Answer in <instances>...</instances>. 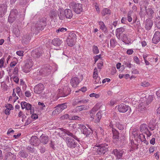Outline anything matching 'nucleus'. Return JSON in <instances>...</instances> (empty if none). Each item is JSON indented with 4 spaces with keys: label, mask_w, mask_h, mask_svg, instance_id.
I'll return each instance as SVG.
<instances>
[{
    "label": "nucleus",
    "mask_w": 160,
    "mask_h": 160,
    "mask_svg": "<svg viewBox=\"0 0 160 160\" xmlns=\"http://www.w3.org/2000/svg\"><path fill=\"white\" fill-rule=\"evenodd\" d=\"M46 19L42 17L39 19L37 22L33 24L31 28V31L33 34H38L40 31L43 30L46 25Z\"/></svg>",
    "instance_id": "f257e3e1"
},
{
    "label": "nucleus",
    "mask_w": 160,
    "mask_h": 160,
    "mask_svg": "<svg viewBox=\"0 0 160 160\" xmlns=\"http://www.w3.org/2000/svg\"><path fill=\"white\" fill-rule=\"evenodd\" d=\"M58 13L59 18L61 20H64L65 18L70 19L72 16V11L70 9H66L64 11L63 9L59 8Z\"/></svg>",
    "instance_id": "f03ea898"
},
{
    "label": "nucleus",
    "mask_w": 160,
    "mask_h": 160,
    "mask_svg": "<svg viewBox=\"0 0 160 160\" xmlns=\"http://www.w3.org/2000/svg\"><path fill=\"white\" fill-rule=\"evenodd\" d=\"M109 142H107V143H102L97 144L95 146L98 148L97 150V152L99 155H103L107 152L108 150V144Z\"/></svg>",
    "instance_id": "7ed1b4c3"
},
{
    "label": "nucleus",
    "mask_w": 160,
    "mask_h": 160,
    "mask_svg": "<svg viewBox=\"0 0 160 160\" xmlns=\"http://www.w3.org/2000/svg\"><path fill=\"white\" fill-rule=\"evenodd\" d=\"M153 97L150 96L146 101L141 102L138 106V111L142 112L145 111L148 107V105L151 103L153 100Z\"/></svg>",
    "instance_id": "20e7f679"
},
{
    "label": "nucleus",
    "mask_w": 160,
    "mask_h": 160,
    "mask_svg": "<svg viewBox=\"0 0 160 160\" xmlns=\"http://www.w3.org/2000/svg\"><path fill=\"white\" fill-rule=\"evenodd\" d=\"M71 8L73 9V11L77 14H80L82 12V4L79 3H76L74 2H71L69 4Z\"/></svg>",
    "instance_id": "39448f33"
},
{
    "label": "nucleus",
    "mask_w": 160,
    "mask_h": 160,
    "mask_svg": "<svg viewBox=\"0 0 160 160\" xmlns=\"http://www.w3.org/2000/svg\"><path fill=\"white\" fill-rule=\"evenodd\" d=\"M76 39V35L75 33H72L69 34L66 40L68 45L70 47L73 46L75 44Z\"/></svg>",
    "instance_id": "423d86ee"
},
{
    "label": "nucleus",
    "mask_w": 160,
    "mask_h": 160,
    "mask_svg": "<svg viewBox=\"0 0 160 160\" xmlns=\"http://www.w3.org/2000/svg\"><path fill=\"white\" fill-rule=\"evenodd\" d=\"M78 128L81 130V132L86 137H89V135L92 133V131L89 128H86L85 126L82 124H78Z\"/></svg>",
    "instance_id": "0eeeda50"
},
{
    "label": "nucleus",
    "mask_w": 160,
    "mask_h": 160,
    "mask_svg": "<svg viewBox=\"0 0 160 160\" xmlns=\"http://www.w3.org/2000/svg\"><path fill=\"white\" fill-rule=\"evenodd\" d=\"M43 52L42 48H38L35 49L32 52V55L35 59H38L42 56Z\"/></svg>",
    "instance_id": "6e6552de"
},
{
    "label": "nucleus",
    "mask_w": 160,
    "mask_h": 160,
    "mask_svg": "<svg viewBox=\"0 0 160 160\" xmlns=\"http://www.w3.org/2000/svg\"><path fill=\"white\" fill-rule=\"evenodd\" d=\"M65 139L67 145L70 148H75L78 145L77 143L76 142L74 139L71 138L67 137Z\"/></svg>",
    "instance_id": "1a4fd4ad"
},
{
    "label": "nucleus",
    "mask_w": 160,
    "mask_h": 160,
    "mask_svg": "<svg viewBox=\"0 0 160 160\" xmlns=\"http://www.w3.org/2000/svg\"><path fill=\"white\" fill-rule=\"evenodd\" d=\"M18 11L16 9H13L10 12L8 17V21L10 23H12L15 21L18 14Z\"/></svg>",
    "instance_id": "9d476101"
},
{
    "label": "nucleus",
    "mask_w": 160,
    "mask_h": 160,
    "mask_svg": "<svg viewBox=\"0 0 160 160\" xmlns=\"http://www.w3.org/2000/svg\"><path fill=\"white\" fill-rule=\"evenodd\" d=\"M32 61L31 59H28L23 68V71L26 73L29 72V69L32 66Z\"/></svg>",
    "instance_id": "9b49d317"
},
{
    "label": "nucleus",
    "mask_w": 160,
    "mask_h": 160,
    "mask_svg": "<svg viewBox=\"0 0 160 160\" xmlns=\"http://www.w3.org/2000/svg\"><path fill=\"white\" fill-rule=\"evenodd\" d=\"M51 72L50 69L47 67L42 68L39 71L40 74L43 77L48 76Z\"/></svg>",
    "instance_id": "f8f14e48"
},
{
    "label": "nucleus",
    "mask_w": 160,
    "mask_h": 160,
    "mask_svg": "<svg viewBox=\"0 0 160 160\" xmlns=\"http://www.w3.org/2000/svg\"><path fill=\"white\" fill-rule=\"evenodd\" d=\"M60 129L62 131L64 132L65 133L67 134L68 135L72 137L78 142L80 141V138H78V137L76 135V132L75 133H74L71 132L69 131H68L67 130L64 129L62 128H60Z\"/></svg>",
    "instance_id": "ddd939ff"
},
{
    "label": "nucleus",
    "mask_w": 160,
    "mask_h": 160,
    "mask_svg": "<svg viewBox=\"0 0 160 160\" xmlns=\"http://www.w3.org/2000/svg\"><path fill=\"white\" fill-rule=\"evenodd\" d=\"M30 143L34 146H38L39 144V140L37 137L35 136H32L30 140Z\"/></svg>",
    "instance_id": "4468645a"
},
{
    "label": "nucleus",
    "mask_w": 160,
    "mask_h": 160,
    "mask_svg": "<svg viewBox=\"0 0 160 160\" xmlns=\"http://www.w3.org/2000/svg\"><path fill=\"white\" fill-rule=\"evenodd\" d=\"M44 88L43 85L41 83H39L34 87V92L37 94H40L43 91Z\"/></svg>",
    "instance_id": "2eb2a0df"
},
{
    "label": "nucleus",
    "mask_w": 160,
    "mask_h": 160,
    "mask_svg": "<svg viewBox=\"0 0 160 160\" xmlns=\"http://www.w3.org/2000/svg\"><path fill=\"white\" fill-rule=\"evenodd\" d=\"M7 5L6 3L0 4V17H2L7 11Z\"/></svg>",
    "instance_id": "dca6fc26"
},
{
    "label": "nucleus",
    "mask_w": 160,
    "mask_h": 160,
    "mask_svg": "<svg viewBox=\"0 0 160 160\" xmlns=\"http://www.w3.org/2000/svg\"><path fill=\"white\" fill-rule=\"evenodd\" d=\"M80 80L77 77H74L72 78L70 83L71 86L73 88L76 87L79 84Z\"/></svg>",
    "instance_id": "f3484780"
},
{
    "label": "nucleus",
    "mask_w": 160,
    "mask_h": 160,
    "mask_svg": "<svg viewBox=\"0 0 160 160\" xmlns=\"http://www.w3.org/2000/svg\"><path fill=\"white\" fill-rule=\"evenodd\" d=\"M160 40V32L159 31L155 32L152 39V42L154 43H157Z\"/></svg>",
    "instance_id": "a211bd4d"
},
{
    "label": "nucleus",
    "mask_w": 160,
    "mask_h": 160,
    "mask_svg": "<svg viewBox=\"0 0 160 160\" xmlns=\"http://www.w3.org/2000/svg\"><path fill=\"white\" fill-rule=\"evenodd\" d=\"M128 106L124 104H122L118 106V111L120 112L124 113L128 109Z\"/></svg>",
    "instance_id": "6ab92c4d"
},
{
    "label": "nucleus",
    "mask_w": 160,
    "mask_h": 160,
    "mask_svg": "<svg viewBox=\"0 0 160 160\" xmlns=\"http://www.w3.org/2000/svg\"><path fill=\"white\" fill-rule=\"evenodd\" d=\"M67 107V105L66 103L58 104L57 106V108L55 109V112L58 113L60 112L64 109L66 108Z\"/></svg>",
    "instance_id": "aec40b11"
},
{
    "label": "nucleus",
    "mask_w": 160,
    "mask_h": 160,
    "mask_svg": "<svg viewBox=\"0 0 160 160\" xmlns=\"http://www.w3.org/2000/svg\"><path fill=\"white\" fill-rule=\"evenodd\" d=\"M112 153H113L115 156L118 159H121L123 155V152L122 150H118L117 149H114Z\"/></svg>",
    "instance_id": "412c9836"
},
{
    "label": "nucleus",
    "mask_w": 160,
    "mask_h": 160,
    "mask_svg": "<svg viewBox=\"0 0 160 160\" xmlns=\"http://www.w3.org/2000/svg\"><path fill=\"white\" fill-rule=\"evenodd\" d=\"M49 141L48 137L43 134H42L40 137L39 141L43 144L48 143Z\"/></svg>",
    "instance_id": "4be33fe9"
},
{
    "label": "nucleus",
    "mask_w": 160,
    "mask_h": 160,
    "mask_svg": "<svg viewBox=\"0 0 160 160\" xmlns=\"http://www.w3.org/2000/svg\"><path fill=\"white\" fill-rule=\"evenodd\" d=\"M112 131L113 134V138L114 142L116 143V142L118 141L119 138V133L117 130L114 128H112Z\"/></svg>",
    "instance_id": "5701e85b"
},
{
    "label": "nucleus",
    "mask_w": 160,
    "mask_h": 160,
    "mask_svg": "<svg viewBox=\"0 0 160 160\" xmlns=\"http://www.w3.org/2000/svg\"><path fill=\"white\" fill-rule=\"evenodd\" d=\"M31 37L32 35L30 33H27L23 36L22 42L26 44L28 43L31 39Z\"/></svg>",
    "instance_id": "b1692460"
},
{
    "label": "nucleus",
    "mask_w": 160,
    "mask_h": 160,
    "mask_svg": "<svg viewBox=\"0 0 160 160\" xmlns=\"http://www.w3.org/2000/svg\"><path fill=\"white\" fill-rule=\"evenodd\" d=\"M145 8L146 11V14L150 18H152L154 14V10L152 8H149L147 9L146 7H145Z\"/></svg>",
    "instance_id": "393cba45"
},
{
    "label": "nucleus",
    "mask_w": 160,
    "mask_h": 160,
    "mask_svg": "<svg viewBox=\"0 0 160 160\" xmlns=\"http://www.w3.org/2000/svg\"><path fill=\"white\" fill-rule=\"evenodd\" d=\"M145 24V28L147 30H148L152 28L153 24V22L151 20L147 19L146 21Z\"/></svg>",
    "instance_id": "a878e982"
},
{
    "label": "nucleus",
    "mask_w": 160,
    "mask_h": 160,
    "mask_svg": "<svg viewBox=\"0 0 160 160\" xmlns=\"http://www.w3.org/2000/svg\"><path fill=\"white\" fill-rule=\"evenodd\" d=\"M62 42L59 38L54 39L52 41V43L55 46H60Z\"/></svg>",
    "instance_id": "bb28decb"
},
{
    "label": "nucleus",
    "mask_w": 160,
    "mask_h": 160,
    "mask_svg": "<svg viewBox=\"0 0 160 160\" xmlns=\"http://www.w3.org/2000/svg\"><path fill=\"white\" fill-rule=\"evenodd\" d=\"M88 108L89 107L86 105H82L77 107L75 109L76 111H81L88 110Z\"/></svg>",
    "instance_id": "cd10ccee"
},
{
    "label": "nucleus",
    "mask_w": 160,
    "mask_h": 160,
    "mask_svg": "<svg viewBox=\"0 0 160 160\" xmlns=\"http://www.w3.org/2000/svg\"><path fill=\"white\" fill-rule=\"evenodd\" d=\"M122 40V42L126 44H129L130 42V39L128 38L127 35L123 34L121 37Z\"/></svg>",
    "instance_id": "c85d7f7f"
},
{
    "label": "nucleus",
    "mask_w": 160,
    "mask_h": 160,
    "mask_svg": "<svg viewBox=\"0 0 160 160\" xmlns=\"http://www.w3.org/2000/svg\"><path fill=\"white\" fill-rule=\"evenodd\" d=\"M99 24L100 26V28L102 30L104 33H107L108 32L107 28L105 25V24L103 22H99Z\"/></svg>",
    "instance_id": "c756f323"
},
{
    "label": "nucleus",
    "mask_w": 160,
    "mask_h": 160,
    "mask_svg": "<svg viewBox=\"0 0 160 160\" xmlns=\"http://www.w3.org/2000/svg\"><path fill=\"white\" fill-rule=\"evenodd\" d=\"M49 16L51 19H54L57 16V10L54 9L52 10L49 14Z\"/></svg>",
    "instance_id": "7c9ffc66"
},
{
    "label": "nucleus",
    "mask_w": 160,
    "mask_h": 160,
    "mask_svg": "<svg viewBox=\"0 0 160 160\" xmlns=\"http://www.w3.org/2000/svg\"><path fill=\"white\" fill-rule=\"evenodd\" d=\"M140 131L143 133H144L146 131H147V130L148 129L147 126L146 124H143L141 125L140 126Z\"/></svg>",
    "instance_id": "2f4dec72"
},
{
    "label": "nucleus",
    "mask_w": 160,
    "mask_h": 160,
    "mask_svg": "<svg viewBox=\"0 0 160 160\" xmlns=\"http://www.w3.org/2000/svg\"><path fill=\"white\" fill-rule=\"evenodd\" d=\"M18 155L20 157L25 158H27L28 156V154L26 152L23 150L19 152Z\"/></svg>",
    "instance_id": "473e14b6"
},
{
    "label": "nucleus",
    "mask_w": 160,
    "mask_h": 160,
    "mask_svg": "<svg viewBox=\"0 0 160 160\" xmlns=\"http://www.w3.org/2000/svg\"><path fill=\"white\" fill-rule=\"evenodd\" d=\"M111 13V11L109 9L105 8H104L102 12V15L104 16L106 15H110Z\"/></svg>",
    "instance_id": "72a5a7b5"
},
{
    "label": "nucleus",
    "mask_w": 160,
    "mask_h": 160,
    "mask_svg": "<svg viewBox=\"0 0 160 160\" xmlns=\"http://www.w3.org/2000/svg\"><path fill=\"white\" fill-rule=\"evenodd\" d=\"M102 117L101 112H98L95 116V118L96 119V122H99Z\"/></svg>",
    "instance_id": "f704fd0d"
},
{
    "label": "nucleus",
    "mask_w": 160,
    "mask_h": 160,
    "mask_svg": "<svg viewBox=\"0 0 160 160\" xmlns=\"http://www.w3.org/2000/svg\"><path fill=\"white\" fill-rule=\"evenodd\" d=\"M117 43V42L115 39L113 38H112L111 39L110 41V44L111 47L112 48L116 46Z\"/></svg>",
    "instance_id": "c9c22d12"
},
{
    "label": "nucleus",
    "mask_w": 160,
    "mask_h": 160,
    "mask_svg": "<svg viewBox=\"0 0 160 160\" xmlns=\"http://www.w3.org/2000/svg\"><path fill=\"white\" fill-rule=\"evenodd\" d=\"M123 64L125 67L131 68L132 66V64L130 63L129 61L127 60H125L124 61Z\"/></svg>",
    "instance_id": "e433bc0d"
},
{
    "label": "nucleus",
    "mask_w": 160,
    "mask_h": 160,
    "mask_svg": "<svg viewBox=\"0 0 160 160\" xmlns=\"http://www.w3.org/2000/svg\"><path fill=\"white\" fill-rule=\"evenodd\" d=\"M93 77L94 79H96L97 77H99L98 76V70L96 68L94 69Z\"/></svg>",
    "instance_id": "4c0bfd02"
},
{
    "label": "nucleus",
    "mask_w": 160,
    "mask_h": 160,
    "mask_svg": "<svg viewBox=\"0 0 160 160\" xmlns=\"http://www.w3.org/2000/svg\"><path fill=\"white\" fill-rule=\"evenodd\" d=\"M132 12V11H129L128 14L127 19L128 20L129 22H131L132 20V17H131V15Z\"/></svg>",
    "instance_id": "58836bf2"
},
{
    "label": "nucleus",
    "mask_w": 160,
    "mask_h": 160,
    "mask_svg": "<svg viewBox=\"0 0 160 160\" xmlns=\"http://www.w3.org/2000/svg\"><path fill=\"white\" fill-rule=\"evenodd\" d=\"M155 24L157 28L160 29V19L157 18L156 19Z\"/></svg>",
    "instance_id": "ea45409f"
},
{
    "label": "nucleus",
    "mask_w": 160,
    "mask_h": 160,
    "mask_svg": "<svg viewBox=\"0 0 160 160\" xmlns=\"http://www.w3.org/2000/svg\"><path fill=\"white\" fill-rule=\"evenodd\" d=\"M92 51L95 54H97L99 52V50L98 47L94 45L92 48Z\"/></svg>",
    "instance_id": "a19ab883"
},
{
    "label": "nucleus",
    "mask_w": 160,
    "mask_h": 160,
    "mask_svg": "<svg viewBox=\"0 0 160 160\" xmlns=\"http://www.w3.org/2000/svg\"><path fill=\"white\" fill-rule=\"evenodd\" d=\"M13 32L16 37H18L20 36V32L19 30L18 29L15 28V30H13Z\"/></svg>",
    "instance_id": "79ce46f5"
},
{
    "label": "nucleus",
    "mask_w": 160,
    "mask_h": 160,
    "mask_svg": "<svg viewBox=\"0 0 160 160\" xmlns=\"http://www.w3.org/2000/svg\"><path fill=\"white\" fill-rule=\"evenodd\" d=\"M125 31V29L123 28H117L116 30L117 33H122Z\"/></svg>",
    "instance_id": "37998d69"
},
{
    "label": "nucleus",
    "mask_w": 160,
    "mask_h": 160,
    "mask_svg": "<svg viewBox=\"0 0 160 160\" xmlns=\"http://www.w3.org/2000/svg\"><path fill=\"white\" fill-rule=\"evenodd\" d=\"M16 92L17 94L20 97L22 96L21 90L20 88L19 87H18L17 88Z\"/></svg>",
    "instance_id": "c03bdc74"
},
{
    "label": "nucleus",
    "mask_w": 160,
    "mask_h": 160,
    "mask_svg": "<svg viewBox=\"0 0 160 160\" xmlns=\"http://www.w3.org/2000/svg\"><path fill=\"white\" fill-rule=\"evenodd\" d=\"M139 138L141 140L142 142H143L146 141V138H145V136L143 134H141L139 135L138 136Z\"/></svg>",
    "instance_id": "a18cd8bd"
},
{
    "label": "nucleus",
    "mask_w": 160,
    "mask_h": 160,
    "mask_svg": "<svg viewBox=\"0 0 160 160\" xmlns=\"http://www.w3.org/2000/svg\"><path fill=\"white\" fill-rule=\"evenodd\" d=\"M89 96L91 97H94L96 98H99L100 97V95L98 94H96L95 93H92L89 95Z\"/></svg>",
    "instance_id": "49530a36"
},
{
    "label": "nucleus",
    "mask_w": 160,
    "mask_h": 160,
    "mask_svg": "<svg viewBox=\"0 0 160 160\" xmlns=\"http://www.w3.org/2000/svg\"><path fill=\"white\" fill-rule=\"evenodd\" d=\"M67 29L66 28H59L58 29L56 30V32L57 33L59 32H63L64 31H66Z\"/></svg>",
    "instance_id": "de8ad7c7"
},
{
    "label": "nucleus",
    "mask_w": 160,
    "mask_h": 160,
    "mask_svg": "<svg viewBox=\"0 0 160 160\" xmlns=\"http://www.w3.org/2000/svg\"><path fill=\"white\" fill-rule=\"evenodd\" d=\"M39 150L40 152L42 153H43L45 152L46 151L45 148L43 146H41L40 147Z\"/></svg>",
    "instance_id": "09e8293b"
},
{
    "label": "nucleus",
    "mask_w": 160,
    "mask_h": 160,
    "mask_svg": "<svg viewBox=\"0 0 160 160\" xmlns=\"http://www.w3.org/2000/svg\"><path fill=\"white\" fill-rule=\"evenodd\" d=\"M27 103L26 102H22L21 103V105L22 109H23L26 108V104H27Z\"/></svg>",
    "instance_id": "8fccbe9b"
},
{
    "label": "nucleus",
    "mask_w": 160,
    "mask_h": 160,
    "mask_svg": "<svg viewBox=\"0 0 160 160\" xmlns=\"http://www.w3.org/2000/svg\"><path fill=\"white\" fill-rule=\"evenodd\" d=\"M95 80L94 83L95 84L98 83H101V81H100V77H97L96 79H94Z\"/></svg>",
    "instance_id": "3c124183"
},
{
    "label": "nucleus",
    "mask_w": 160,
    "mask_h": 160,
    "mask_svg": "<svg viewBox=\"0 0 160 160\" xmlns=\"http://www.w3.org/2000/svg\"><path fill=\"white\" fill-rule=\"evenodd\" d=\"M27 149L28 150L29 152L32 153H33L34 152V148H32L29 146H28L27 147Z\"/></svg>",
    "instance_id": "603ef678"
},
{
    "label": "nucleus",
    "mask_w": 160,
    "mask_h": 160,
    "mask_svg": "<svg viewBox=\"0 0 160 160\" xmlns=\"http://www.w3.org/2000/svg\"><path fill=\"white\" fill-rule=\"evenodd\" d=\"M69 118V115L68 114H65L60 117V119L62 120L67 119Z\"/></svg>",
    "instance_id": "864d4df0"
},
{
    "label": "nucleus",
    "mask_w": 160,
    "mask_h": 160,
    "mask_svg": "<svg viewBox=\"0 0 160 160\" xmlns=\"http://www.w3.org/2000/svg\"><path fill=\"white\" fill-rule=\"evenodd\" d=\"M12 78H13V81L16 83H18L19 81V79L18 77L14 76L12 77Z\"/></svg>",
    "instance_id": "5fc2aeb1"
},
{
    "label": "nucleus",
    "mask_w": 160,
    "mask_h": 160,
    "mask_svg": "<svg viewBox=\"0 0 160 160\" xmlns=\"http://www.w3.org/2000/svg\"><path fill=\"white\" fill-rule=\"evenodd\" d=\"M141 85L143 87H146L149 85V83L146 82H144L141 83Z\"/></svg>",
    "instance_id": "6e6d98bb"
},
{
    "label": "nucleus",
    "mask_w": 160,
    "mask_h": 160,
    "mask_svg": "<svg viewBox=\"0 0 160 160\" xmlns=\"http://www.w3.org/2000/svg\"><path fill=\"white\" fill-rule=\"evenodd\" d=\"M27 104H26V109L28 110L32 109V105L29 103H27Z\"/></svg>",
    "instance_id": "4d7b16f0"
},
{
    "label": "nucleus",
    "mask_w": 160,
    "mask_h": 160,
    "mask_svg": "<svg viewBox=\"0 0 160 160\" xmlns=\"http://www.w3.org/2000/svg\"><path fill=\"white\" fill-rule=\"evenodd\" d=\"M6 107L7 108L5 111V113L6 114L9 115L10 113L11 109L9 108H7L6 107Z\"/></svg>",
    "instance_id": "13d9d810"
},
{
    "label": "nucleus",
    "mask_w": 160,
    "mask_h": 160,
    "mask_svg": "<svg viewBox=\"0 0 160 160\" xmlns=\"http://www.w3.org/2000/svg\"><path fill=\"white\" fill-rule=\"evenodd\" d=\"M28 0H19V3L21 5H24L26 4Z\"/></svg>",
    "instance_id": "bf43d9fd"
},
{
    "label": "nucleus",
    "mask_w": 160,
    "mask_h": 160,
    "mask_svg": "<svg viewBox=\"0 0 160 160\" xmlns=\"http://www.w3.org/2000/svg\"><path fill=\"white\" fill-rule=\"evenodd\" d=\"M25 95L27 97H30L31 96V93L29 91H27L25 93Z\"/></svg>",
    "instance_id": "052dcab7"
},
{
    "label": "nucleus",
    "mask_w": 160,
    "mask_h": 160,
    "mask_svg": "<svg viewBox=\"0 0 160 160\" xmlns=\"http://www.w3.org/2000/svg\"><path fill=\"white\" fill-rule=\"evenodd\" d=\"M38 105L39 106H41L40 108L42 109H43L44 107H45V105L43 102H38Z\"/></svg>",
    "instance_id": "680f3d73"
},
{
    "label": "nucleus",
    "mask_w": 160,
    "mask_h": 160,
    "mask_svg": "<svg viewBox=\"0 0 160 160\" xmlns=\"http://www.w3.org/2000/svg\"><path fill=\"white\" fill-rule=\"evenodd\" d=\"M23 52L22 51H19L16 52L17 54L19 56H21L23 55Z\"/></svg>",
    "instance_id": "e2e57ef3"
},
{
    "label": "nucleus",
    "mask_w": 160,
    "mask_h": 160,
    "mask_svg": "<svg viewBox=\"0 0 160 160\" xmlns=\"http://www.w3.org/2000/svg\"><path fill=\"white\" fill-rule=\"evenodd\" d=\"M103 65V62L101 61L100 63H98V68L100 69H101L102 68V66Z\"/></svg>",
    "instance_id": "0e129e2a"
},
{
    "label": "nucleus",
    "mask_w": 160,
    "mask_h": 160,
    "mask_svg": "<svg viewBox=\"0 0 160 160\" xmlns=\"http://www.w3.org/2000/svg\"><path fill=\"white\" fill-rule=\"evenodd\" d=\"M31 118L33 119H36L38 118V115L36 114L33 113L32 115Z\"/></svg>",
    "instance_id": "69168bd1"
},
{
    "label": "nucleus",
    "mask_w": 160,
    "mask_h": 160,
    "mask_svg": "<svg viewBox=\"0 0 160 160\" xmlns=\"http://www.w3.org/2000/svg\"><path fill=\"white\" fill-rule=\"evenodd\" d=\"M134 60L137 64H140V62L138 58L137 57H134Z\"/></svg>",
    "instance_id": "338daca9"
},
{
    "label": "nucleus",
    "mask_w": 160,
    "mask_h": 160,
    "mask_svg": "<svg viewBox=\"0 0 160 160\" xmlns=\"http://www.w3.org/2000/svg\"><path fill=\"white\" fill-rule=\"evenodd\" d=\"M133 52V51L132 49H128L127 50V53L128 55H131Z\"/></svg>",
    "instance_id": "774afa93"
}]
</instances>
